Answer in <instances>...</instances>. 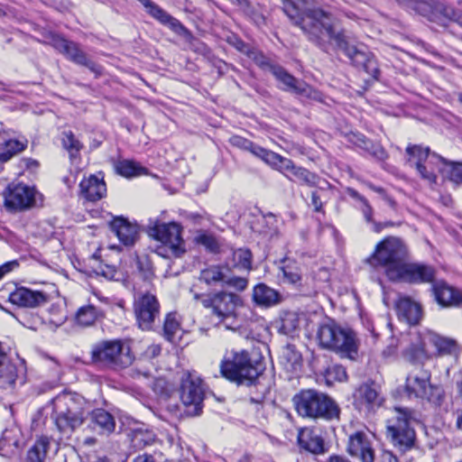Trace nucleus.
<instances>
[{
    "instance_id": "nucleus-2",
    "label": "nucleus",
    "mask_w": 462,
    "mask_h": 462,
    "mask_svg": "<svg viewBox=\"0 0 462 462\" xmlns=\"http://www.w3.org/2000/svg\"><path fill=\"white\" fill-rule=\"evenodd\" d=\"M55 426L62 437L69 438L87 420L89 411L84 397L76 393H63L52 400Z\"/></svg>"
},
{
    "instance_id": "nucleus-51",
    "label": "nucleus",
    "mask_w": 462,
    "mask_h": 462,
    "mask_svg": "<svg viewBox=\"0 0 462 462\" xmlns=\"http://www.w3.org/2000/svg\"><path fill=\"white\" fill-rule=\"evenodd\" d=\"M195 242L198 245H203L208 251L217 253L219 249L218 242L216 237L208 233H199L195 236Z\"/></svg>"
},
{
    "instance_id": "nucleus-37",
    "label": "nucleus",
    "mask_w": 462,
    "mask_h": 462,
    "mask_svg": "<svg viewBox=\"0 0 462 462\" xmlns=\"http://www.w3.org/2000/svg\"><path fill=\"white\" fill-rule=\"evenodd\" d=\"M27 144V140L19 141L7 136L0 145V162L9 161L13 156L23 152Z\"/></svg>"
},
{
    "instance_id": "nucleus-31",
    "label": "nucleus",
    "mask_w": 462,
    "mask_h": 462,
    "mask_svg": "<svg viewBox=\"0 0 462 462\" xmlns=\"http://www.w3.org/2000/svg\"><path fill=\"white\" fill-rule=\"evenodd\" d=\"M88 416L94 430L101 434H110L116 429L115 417L102 408H97L89 411Z\"/></svg>"
},
{
    "instance_id": "nucleus-13",
    "label": "nucleus",
    "mask_w": 462,
    "mask_h": 462,
    "mask_svg": "<svg viewBox=\"0 0 462 462\" xmlns=\"http://www.w3.org/2000/svg\"><path fill=\"white\" fill-rule=\"evenodd\" d=\"M205 390L202 380L191 374H187L182 378L180 385V400L182 403L190 409V415H199L202 410Z\"/></svg>"
},
{
    "instance_id": "nucleus-44",
    "label": "nucleus",
    "mask_w": 462,
    "mask_h": 462,
    "mask_svg": "<svg viewBox=\"0 0 462 462\" xmlns=\"http://www.w3.org/2000/svg\"><path fill=\"white\" fill-rule=\"evenodd\" d=\"M300 319L296 312L288 311L281 318L279 331L284 335H291L299 327Z\"/></svg>"
},
{
    "instance_id": "nucleus-20",
    "label": "nucleus",
    "mask_w": 462,
    "mask_h": 462,
    "mask_svg": "<svg viewBox=\"0 0 462 462\" xmlns=\"http://www.w3.org/2000/svg\"><path fill=\"white\" fill-rule=\"evenodd\" d=\"M346 452L361 462H374L375 451L368 435L361 430L349 435Z\"/></svg>"
},
{
    "instance_id": "nucleus-60",
    "label": "nucleus",
    "mask_w": 462,
    "mask_h": 462,
    "mask_svg": "<svg viewBox=\"0 0 462 462\" xmlns=\"http://www.w3.org/2000/svg\"><path fill=\"white\" fill-rule=\"evenodd\" d=\"M311 204L313 205L315 211H317V212L322 211L323 204H322L321 198L318 191L312 192Z\"/></svg>"
},
{
    "instance_id": "nucleus-7",
    "label": "nucleus",
    "mask_w": 462,
    "mask_h": 462,
    "mask_svg": "<svg viewBox=\"0 0 462 462\" xmlns=\"http://www.w3.org/2000/svg\"><path fill=\"white\" fill-rule=\"evenodd\" d=\"M317 337L322 347L334 350L342 356L353 360L357 355L356 334L341 328L332 320L319 326Z\"/></svg>"
},
{
    "instance_id": "nucleus-47",
    "label": "nucleus",
    "mask_w": 462,
    "mask_h": 462,
    "mask_svg": "<svg viewBox=\"0 0 462 462\" xmlns=\"http://www.w3.org/2000/svg\"><path fill=\"white\" fill-rule=\"evenodd\" d=\"M356 144L359 147L368 151L378 160H384L386 158V152L380 145H374L369 140L365 139V136H356Z\"/></svg>"
},
{
    "instance_id": "nucleus-53",
    "label": "nucleus",
    "mask_w": 462,
    "mask_h": 462,
    "mask_svg": "<svg viewBox=\"0 0 462 462\" xmlns=\"http://www.w3.org/2000/svg\"><path fill=\"white\" fill-rule=\"evenodd\" d=\"M224 285L235 288L239 291H245L248 286V280L244 277L230 276L228 273L226 274Z\"/></svg>"
},
{
    "instance_id": "nucleus-61",
    "label": "nucleus",
    "mask_w": 462,
    "mask_h": 462,
    "mask_svg": "<svg viewBox=\"0 0 462 462\" xmlns=\"http://www.w3.org/2000/svg\"><path fill=\"white\" fill-rule=\"evenodd\" d=\"M379 462H400L399 459L393 452L384 450L380 456Z\"/></svg>"
},
{
    "instance_id": "nucleus-42",
    "label": "nucleus",
    "mask_w": 462,
    "mask_h": 462,
    "mask_svg": "<svg viewBox=\"0 0 462 462\" xmlns=\"http://www.w3.org/2000/svg\"><path fill=\"white\" fill-rule=\"evenodd\" d=\"M116 172L124 177L132 178L146 173V169L134 161L123 160L116 165Z\"/></svg>"
},
{
    "instance_id": "nucleus-4",
    "label": "nucleus",
    "mask_w": 462,
    "mask_h": 462,
    "mask_svg": "<svg viewBox=\"0 0 462 462\" xmlns=\"http://www.w3.org/2000/svg\"><path fill=\"white\" fill-rule=\"evenodd\" d=\"M292 401L297 413L302 418L325 420L339 419L340 409L337 402L317 390H301Z\"/></svg>"
},
{
    "instance_id": "nucleus-40",
    "label": "nucleus",
    "mask_w": 462,
    "mask_h": 462,
    "mask_svg": "<svg viewBox=\"0 0 462 462\" xmlns=\"http://www.w3.org/2000/svg\"><path fill=\"white\" fill-rule=\"evenodd\" d=\"M101 316V311L94 305L88 304L80 307L75 317L76 323L81 327L92 326Z\"/></svg>"
},
{
    "instance_id": "nucleus-16",
    "label": "nucleus",
    "mask_w": 462,
    "mask_h": 462,
    "mask_svg": "<svg viewBox=\"0 0 462 462\" xmlns=\"http://www.w3.org/2000/svg\"><path fill=\"white\" fill-rule=\"evenodd\" d=\"M52 45L70 61L78 65L87 67L95 74L96 78L102 75V67L88 59L87 54L80 49L77 42L57 36L52 39Z\"/></svg>"
},
{
    "instance_id": "nucleus-57",
    "label": "nucleus",
    "mask_w": 462,
    "mask_h": 462,
    "mask_svg": "<svg viewBox=\"0 0 462 462\" xmlns=\"http://www.w3.org/2000/svg\"><path fill=\"white\" fill-rule=\"evenodd\" d=\"M154 440V435L152 433H143V432H136L134 436V441L136 442V445L138 446H147L153 442Z\"/></svg>"
},
{
    "instance_id": "nucleus-36",
    "label": "nucleus",
    "mask_w": 462,
    "mask_h": 462,
    "mask_svg": "<svg viewBox=\"0 0 462 462\" xmlns=\"http://www.w3.org/2000/svg\"><path fill=\"white\" fill-rule=\"evenodd\" d=\"M20 442V430L16 427L5 429L0 439V454L9 456L18 448Z\"/></svg>"
},
{
    "instance_id": "nucleus-8",
    "label": "nucleus",
    "mask_w": 462,
    "mask_h": 462,
    "mask_svg": "<svg viewBox=\"0 0 462 462\" xmlns=\"http://www.w3.org/2000/svg\"><path fill=\"white\" fill-rule=\"evenodd\" d=\"M91 361L112 369H122L132 365L134 356L129 345L122 340H103L92 346Z\"/></svg>"
},
{
    "instance_id": "nucleus-3",
    "label": "nucleus",
    "mask_w": 462,
    "mask_h": 462,
    "mask_svg": "<svg viewBox=\"0 0 462 462\" xmlns=\"http://www.w3.org/2000/svg\"><path fill=\"white\" fill-rule=\"evenodd\" d=\"M409 257L407 245L399 237L388 236L379 242L365 263L375 269H383L386 277L393 281Z\"/></svg>"
},
{
    "instance_id": "nucleus-49",
    "label": "nucleus",
    "mask_w": 462,
    "mask_h": 462,
    "mask_svg": "<svg viewBox=\"0 0 462 462\" xmlns=\"http://www.w3.org/2000/svg\"><path fill=\"white\" fill-rule=\"evenodd\" d=\"M63 147L69 152L70 158L77 156L82 148L80 142L75 137L71 131L65 132L62 138Z\"/></svg>"
},
{
    "instance_id": "nucleus-14",
    "label": "nucleus",
    "mask_w": 462,
    "mask_h": 462,
    "mask_svg": "<svg viewBox=\"0 0 462 462\" xmlns=\"http://www.w3.org/2000/svg\"><path fill=\"white\" fill-rule=\"evenodd\" d=\"M406 152L410 156L408 159L409 165L414 167L424 180H427L430 184L436 183L437 175L431 164L439 162L434 157L437 154L430 153L429 147L423 148L420 145L408 146Z\"/></svg>"
},
{
    "instance_id": "nucleus-18",
    "label": "nucleus",
    "mask_w": 462,
    "mask_h": 462,
    "mask_svg": "<svg viewBox=\"0 0 462 462\" xmlns=\"http://www.w3.org/2000/svg\"><path fill=\"white\" fill-rule=\"evenodd\" d=\"M271 70L277 80L283 84L282 89L313 100H321V94L306 82L300 80L280 66H271Z\"/></svg>"
},
{
    "instance_id": "nucleus-17",
    "label": "nucleus",
    "mask_w": 462,
    "mask_h": 462,
    "mask_svg": "<svg viewBox=\"0 0 462 462\" xmlns=\"http://www.w3.org/2000/svg\"><path fill=\"white\" fill-rule=\"evenodd\" d=\"M435 277L436 269L433 266L423 263H408L406 261L393 282L433 284Z\"/></svg>"
},
{
    "instance_id": "nucleus-22",
    "label": "nucleus",
    "mask_w": 462,
    "mask_h": 462,
    "mask_svg": "<svg viewBox=\"0 0 462 462\" xmlns=\"http://www.w3.org/2000/svg\"><path fill=\"white\" fill-rule=\"evenodd\" d=\"M436 301L443 308H462V290L445 281L433 282L431 286Z\"/></svg>"
},
{
    "instance_id": "nucleus-39",
    "label": "nucleus",
    "mask_w": 462,
    "mask_h": 462,
    "mask_svg": "<svg viewBox=\"0 0 462 462\" xmlns=\"http://www.w3.org/2000/svg\"><path fill=\"white\" fill-rule=\"evenodd\" d=\"M49 448V438L45 436L40 437L28 450L26 457L27 462H43L46 458Z\"/></svg>"
},
{
    "instance_id": "nucleus-19",
    "label": "nucleus",
    "mask_w": 462,
    "mask_h": 462,
    "mask_svg": "<svg viewBox=\"0 0 462 462\" xmlns=\"http://www.w3.org/2000/svg\"><path fill=\"white\" fill-rule=\"evenodd\" d=\"M34 189L23 184H11L3 192L5 206L10 210H23L33 206Z\"/></svg>"
},
{
    "instance_id": "nucleus-43",
    "label": "nucleus",
    "mask_w": 462,
    "mask_h": 462,
    "mask_svg": "<svg viewBox=\"0 0 462 462\" xmlns=\"http://www.w3.org/2000/svg\"><path fill=\"white\" fill-rule=\"evenodd\" d=\"M250 152L254 156L262 159L266 164L274 170L282 157V155L273 151L264 149L257 144H254L253 148L250 150Z\"/></svg>"
},
{
    "instance_id": "nucleus-26",
    "label": "nucleus",
    "mask_w": 462,
    "mask_h": 462,
    "mask_svg": "<svg viewBox=\"0 0 462 462\" xmlns=\"http://www.w3.org/2000/svg\"><path fill=\"white\" fill-rule=\"evenodd\" d=\"M149 14L162 24L168 26L173 32L182 36L186 41L189 42L197 41L189 30L158 5L149 10Z\"/></svg>"
},
{
    "instance_id": "nucleus-59",
    "label": "nucleus",
    "mask_w": 462,
    "mask_h": 462,
    "mask_svg": "<svg viewBox=\"0 0 462 462\" xmlns=\"http://www.w3.org/2000/svg\"><path fill=\"white\" fill-rule=\"evenodd\" d=\"M19 262L17 260H13L6 262L5 263L2 264L0 266V278L5 275V273H8L14 269L18 268Z\"/></svg>"
},
{
    "instance_id": "nucleus-48",
    "label": "nucleus",
    "mask_w": 462,
    "mask_h": 462,
    "mask_svg": "<svg viewBox=\"0 0 462 462\" xmlns=\"http://www.w3.org/2000/svg\"><path fill=\"white\" fill-rule=\"evenodd\" d=\"M234 262L236 265L246 271L252 269V253L245 248H239L234 252Z\"/></svg>"
},
{
    "instance_id": "nucleus-55",
    "label": "nucleus",
    "mask_w": 462,
    "mask_h": 462,
    "mask_svg": "<svg viewBox=\"0 0 462 462\" xmlns=\"http://www.w3.org/2000/svg\"><path fill=\"white\" fill-rule=\"evenodd\" d=\"M262 221L265 224V227L257 230L259 233L264 234V235H272L273 232H275L276 226V219L274 215L268 214L266 216L262 217Z\"/></svg>"
},
{
    "instance_id": "nucleus-64",
    "label": "nucleus",
    "mask_w": 462,
    "mask_h": 462,
    "mask_svg": "<svg viewBox=\"0 0 462 462\" xmlns=\"http://www.w3.org/2000/svg\"><path fill=\"white\" fill-rule=\"evenodd\" d=\"M456 425L457 428L462 431V410L457 412Z\"/></svg>"
},
{
    "instance_id": "nucleus-45",
    "label": "nucleus",
    "mask_w": 462,
    "mask_h": 462,
    "mask_svg": "<svg viewBox=\"0 0 462 462\" xmlns=\"http://www.w3.org/2000/svg\"><path fill=\"white\" fill-rule=\"evenodd\" d=\"M180 324L175 313H168L163 323V336L168 341H173L176 333L180 330Z\"/></svg>"
},
{
    "instance_id": "nucleus-11",
    "label": "nucleus",
    "mask_w": 462,
    "mask_h": 462,
    "mask_svg": "<svg viewBox=\"0 0 462 462\" xmlns=\"http://www.w3.org/2000/svg\"><path fill=\"white\" fill-rule=\"evenodd\" d=\"M148 235L168 246L171 254L180 257L185 253L184 241L181 237V226L175 223H162L159 220H150L147 226Z\"/></svg>"
},
{
    "instance_id": "nucleus-24",
    "label": "nucleus",
    "mask_w": 462,
    "mask_h": 462,
    "mask_svg": "<svg viewBox=\"0 0 462 462\" xmlns=\"http://www.w3.org/2000/svg\"><path fill=\"white\" fill-rule=\"evenodd\" d=\"M354 405L359 411H370L381 405L378 391L374 383H363L354 393Z\"/></svg>"
},
{
    "instance_id": "nucleus-25",
    "label": "nucleus",
    "mask_w": 462,
    "mask_h": 462,
    "mask_svg": "<svg viewBox=\"0 0 462 462\" xmlns=\"http://www.w3.org/2000/svg\"><path fill=\"white\" fill-rule=\"evenodd\" d=\"M111 230L125 246H132L139 237V227L123 217H116L110 222Z\"/></svg>"
},
{
    "instance_id": "nucleus-33",
    "label": "nucleus",
    "mask_w": 462,
    "mask_h": 462,
    "mask_svg": "<svg viewBox=\"0 0 462 462\" xmlns=\"http://www.w3.org/2000/svg\"><path fill=\"white\" fill-rule=\"evenodd\" d=\"M424 337L417 336L411 344L403 352L404 358L414 365L423 367V364L430 358L425 349Z\"/></svg>"
},
{
    "instance_id": "nucleus-12",
    "label": "nucleus",
    "mask_w": 462,
    "mask_h": 462,
    "mask_svg": "<svg viewBox=\"0 0 462 462\" xmlns=\"http://www.w3.org/2000/svg\"><path fill=\"white\" fill-rule=\"evenodd\" d=\"M160 302L151 292H139L134 296V311L138 326L143 330L152 329L160 316Z\"/></svg>"
},
{
    "instance_id": "nucleus-23",
    "label": "nucleus",
    "mask_w": 462,
    "mask_h": 462,
    "mask_svg": "<svg viewBox=\"0 0 462 462\" xmlns=\"http://www.w3.org/2000/svg\"><path fill=\"white\" fill-rule=\"evenodd\" d=\"M275 170L284 174L286 178L292 181H298L308 186H314L317 183L318 177L316 174L303 167L295 165L291 159L283 156Z\"/></svg>"
},
{
    "instance_id": "nucleus-34",
    "label": "nucleus",
    "mask_w": 462,
    "mask_h": 462,
    "mask_svg": "<svg viewBox=\"0 0 462 462\" xmlns=\"http://www.w3.org/2000/svg\"><path fill=\"white\" fill-rule=\"evenodd\" d=\"M229 272V268L221 264H212L199 273V280L208 286L224 285L226 274Z\"/></svg>"
},
{
    "instance_id": "nucleus-56",
    "label": "nucleus",
    "mask_w": 462,
    "mask_h": 462,
    "mask_svg": "<svg viewBox=\"0 0 462 462\" xmlns=\"http://www.w3.org/2000/svg\"><path fill=\"white\" fill-rule=\"evenodd\" d=\"M227 42L235 47L237 51L242 53L247 54L252 47L246 44L236 35H231L227 38Z\"/></svg>"
},
{
    "instance_id": "nucleus-6",
    "label": "nucleus",
    "mask_w": 462,
    "mask_h": 462,
    "mask_svg": "<svg viewBox=\"0 0 462 462\" xmlns=\"http://www.w3.org/2000/svg\"><path fill=\"white\" fill-rule=\"evenodd\" d=\"M196 300H200L202 306L209 310L211 316L217 319L218 323L225 324L227 328L231 325L226 321L231 320L232 324L237 318V310L243 306V300L238 294L226 291H218L208 294H194Z\"/></svg>"
},
{
    "instance_id": "nucleus-29",
    "label": "nucleus",
    "mask_w": 462,
    "mask_h": 462,
    "mask_svg": "<svg viewBox=\"0 0 462 462\" xmlns=\"http://www.w3.org/2000/svg\"><path fill=\"white\" fill-rule=\"evenodd\" d=\"M396 311L399 319L411 325H415L421 318L422 310L419 303L410 298H401L396 303Z\"/></svg>"
},
{
    "instance_id": "nucleus-46",
    "label": "nucleus",
    "mask_w": 462,
    "mask_h": 462,
    "mask_svg": "<svg viewBox=\"0 0 462 462\" xmlns=\"http://www.w3.org/2000/svg\"><path fill=\"white\" fill-rule=\"evenodd\" d=\"M325 379L328 384L334 382H345L347 379L346 368L341 365H331L325 371Z\"/></svg>"
},
{
    "instance_id": "nucleus-30",
    "label": "nucleus",
    "mask_w": 462,
    "mask_h": 462,
    "mask_svg": "<svg viewBox=\"0 0 462 462\" xmlns=\"http://www.w3.org/2000/svg\"><path fill=\"white\" fill-rule=\"evenodd\" d=\"M298 443L301 448L313 454H323L326 451L323 438L310 429L300 430Z\"/></svg>"
},
{
    "instance_id": "nucleus-58",
    "label": "nucleus",
    "mask_w": 462,
    "mask_h": 462,
    "mask_svg": "<svg viewBox=\"0 0 462 462\" xmlns=\"http://www.w3.org/2000/svg\"><path fill=\"white\" fill-rule=\"evenodd\" d=\"M231 143H233V145L248 152H250V150L253 148L254 144L252 141L241 136H234L231 139Z\"/></svg>"
},
{
    "instance_id": "nucleus-1",
    "label": "nucleus",
    "mask_w": 462,
    "mask_h": 462,
    "mask_svg": "<svg viewBox=\"0 0 462 462\" xmlns=\"http://www.w3.org/2000/svg\"><path fill=\"white\" fill-rule=\"evenodd\" d=\"M282 10L309 42L326 52L334 42L354 66L378 79L380 69L374 55L363 45L351 44L345 30L337 28L330 12L309 0H282Z\"/></svg>"
},
{
    "instance_id": "nucleus-21",
    "label": "nucleus",
    "mask_w": 462,
    "mask_h": 462,
    "mask_svg": "<svg viewBox=\"0 0 462 462\" xmlns=\"http://www.w3.org/2000/svg\"><path fill=\"white\" fill-rule=\"evenodd\" d=\"M431 373L421 367H415L406 376L404 393L408 398L423 399L427 394Z\"/></svg>"
},
{
    "instance_id": "nucleus-41",
    "label": "nucleus",
    "mask_w": 462,
    "mask_h": 462,
    "mask_svg": "<svg viewBox=\"0 0 462 462\" xmlns=\"http://www.w3.org/2000/svg\"><path fill=\"white\" fill-rule=\"evenodd\" d=\"M282 365L291 373H297L301 367V355L293 346L288 345L282 352Z\"/></svg>"
},
{
    "instance_id": "nucleus-54",
    "label": "nucleus",
    "mask_w": 462,
    "mask_h": 462,
    "mask_svg": "<svg viewBox=\"0 0 462 462\" xmlns=\"http://www.w3.org/2000/svg\"><path fill=\"white\" fill-rule=\"evenodd\" d=\"M246 55L248 58L253 60L256 65H258L261 68L270 66L268 59L262 52H260L254 48H251Z\"/></svg>"
},
{
    "instance_id": "nucleus-38",
    "label": "nucleus",
    "mask_w": 462,
    "mask_h": 462,
    "mask_svg": "<svg viewBox=\"0 0 462 462\" xmlns=\"http://www.w3.org/2000/svg\"><path fill=\"white\" fill-rule=\"evenodd\" d=\"M280 270L282 273L283 282L291 284H298L301 281V271L299 263L290 258L282 261Z\"/></svg>"
},
{
    "instance_id": "nucleus-32",
    "label": "nucleus",
    "mask_w": 462,
    "mask_h": 462,
    "mask_svg": "<svg viewBox=\"0 0 462 462\" xmlns=\"http://www.w3.org/2000/svg\"><path fill=\"white\" fill-rule=\"evenodd\" d=\"M424 340L433 345L439 355H454L458 351V345L455 339L443 337L430 330L425 332Z\"/></svg>"
},
{
    "instance_id": "nucleus-5",
    "label": "nucleus",
    "mask_w": 462,
    "mask_h": 462,
    "mask_svg": "<svg viewBox=\"0 0 462 462\" xmlns=\"http://www.w3.org/2000/svg\"><path fill=\"white\" fill-rule=\"evenodd\" d=\"M219 369L226 380L238 385H251L263 371V365L261 362L252 360L245 350H232L223 357Z\"/></svg>"
},
{
    "instance_id": "nucleus-62",
    "label": "nucleus",
    "mask_w": 462,
    "mask_h": 462,
    "mask_svg": "<svg viewBox=\"0 0 462 462\" xmlns=\"http://www.w3.org/2000/svg\"><path fill=\"white\" fill-rule=\"evenodd\" d=\"M373 225V230L376 233H380L384 227L386 226H392V222H385V223H377L373 220V222H370Z\"/></svg>"
},
{
    "instance_id": "nucleus-52",
    "label": "nucleus",
    "mask_w": 462,
    "mask_h": 462,
    "mask_svg": "<svg viewBox=\"0 0 462 462\" xmlns=\"http://www.w3.org/2000/svg\"><path fill=\"white\" fill-rule=\"evenodd\" d=\"M428 388L429 391L427 390L425 398L434 406H440L445 399V392L443 388L439 385H431L430 383Z\"/></svg>"
},
{
    "instance_id": "nucleus-15",
    "label": "nucleus",
    "mask_w": 462,
    "mask_h": 462,
    "mask_svg": "<svg viewBox=\"0 0 462 462\" xmlns=\"http://www.w3.org/2000/svg\"><path fill=\"white\" fill-rule=\"evenodd\" d=\"M10 283L0 290V298H7L14 305L23 308H36L44 305L49 296L40 291H32L24 287L14 288Z\"/></svg>"
},
{
    "instance_id": "nucleus-28",
    "label": "nucleus",
    "mask_w": 462,
    "mask_h": 462,
    "mask_svg": "<svg viewBox=\"0 0 462 462\" xmlns=\"http://www.w3.org/2000/svg\"><path fill=\"white\" fill-rule=\"evenodd\" d=\"M253 300L260 307L270 308L282 301V295L264 283H258L253 290Z\"/></svg>"
},
{
    "instance_id": "nucleus-27",
    "label": "nucleus",
    "mask_w": 462,
    "mask_h": 462,
    "mask_svg": "<svg viewBox=\"0 0 462 462\" xmlns=\"http://www.w3.org/2000/svg\"><path fill=\"white\" fill-rule=\"evenodd\" d=\"M80 193L88 201H97L106 193V186L103 179L90 175L80 181Z\"/></svg>"
},
{
    "instance_id": "nucleus-35",
    "label": "nucleus",
    "mask_w": 462,
    "mask_h": 462,
    "mask_svg": "<svg viewBox=\"0 0 462 462\" xmlns=\"http://www.w3.org/2000/svg\"><path fill=\"white\" fill-rule=\"evenodd\" d=\"M442 166L439 168L441 174L457 185H462V162L448 161L440 155H434Z\"/></svg>"
},
{
    "instance_id": "nucleus-50",
    "label": "nucleus",
    "mask_w": 462,
    "mask_h": 462,
    "mask_svg": "<svg viewBox=\"0 0 462 462\" xmlns=\"http://www.w3.org/2000/svg\"><path fill=\"white\" fill-rule=\"evenodd\" d=\"M347 194L354 199L361 202V211L367 223L373 222V208L367 199L354 189H348Z\"/></svg>"
},
{
    "instance_id": "nucleus-9",
    "label": "nucleus",
    "mask_w": 462,
    "mask_h": 462,
    "mask_svg": "<svg viewBox=\"0 0 462 462\" xmlns=\"http://www.w3.org/2000/svg\"><path fill=\"white\" fill-rule=\"evenodd\" d=\"M393 420L387 426V432L394 447L405 452L415 445L416 434L411 423L416 420L415 411L407 408H396Z\"/></svg>"
},
{
    "instance_id": "nucleus-10",
    "label": "nucleus",
    "mask_w": 462,
    "mask_h": 462,
    "mask_svg": "<svg viewBox=\"0 0 462 462\" xmlns=\"http://www.w3.org/2000/svg\"><path fill=\"white\" fill-rule=\"evenodd\" d=\"M407 8L414 10L430 21L447 26L449 22L459 24L462 13H457L452 6L434 0H396Z\"/></svg>"
},
{
    "instance_id": "nucleus-63",
    "label": "nucleus",
    "mask_w": 462,
    "mask_h": 462,
    "mask_svg": "<svg viewBox=\"0 0 462 462\" xmlns=\"http://www.w3.org/2000/svg\"><path fill=\"white\" fill-rule=\"evenodd\" d=\"M133 462H155L153 456L149 454H142L137 456Z\"/></svg>"
}]
</instances>
